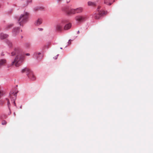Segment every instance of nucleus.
<instances>
[{"mask_svg": "<svg viewBox=\"0 0 153 153\" xmlns=\"http://www.w3.org/2000/svg\"><path fill=\"white\" fill-rule=\"evenodd\" d=\"M11 55L12 56L16 55L14 61L12 62V65H14L16 67H18L21 65L23 60V57L18 48H15L14 51L11 53Z\"/></svg>", "mask_w": 153, "mask_h": 153, "instance_id": "1", "label": "nucleus"}, {"mask_svg": "<svg viewBox=\"0 0 153 153\" xmlns=\"http://www.w3.org/2000/svg\"><path fill=\"white\" fill-rule=\"evenodd\" d=\"M29 16V13L27 12L20 15L18 20L19 23L20 25H23L24 24L28 21Z\"/></svg>", "mask_w": 153, "mask_h": 153, "instance_id": "2", "label": "nucleus"}, {"mask_svg": "<svg viewBox=\"0 0 153 153\" xmlns=\"http://www.w3.org/2000/svg\"><path fill=\"white\" fill-rule=\"evenodd\" d=\"M22 73H26L28 77L31 80H34L35 79V77L33 75V73L28 68H25L22 69Z\"/></svg>", "mask_w": 153, "mask_h": 153, "instance_id": "3", "label": "nucleus"}, {"mask_svg": "<svg viewBox=\"0 0 153 153\" xmlns=\"http://www.w3.org/2000/svg\"><path fill=\"white\" fill-rule=\"evenodd\" d=\"M97 11L96 13H94L93 15V16L95 19H99L101 16L106 15L107 13V12L103 10L99 11L98 10Z\"/></svg>", "mask_w": 153, "mask_h": 153, "instance_id": "4", "label": "nucleus"}, {"mask_svg": "<svg viewBox=\"0 0 153 153\" xmlns=\"http://www.w3.org/2000/svg\"><path fill=\"white\" fill-rule=\"evenodd\" d=\"M65 24V21H63L61 23L58 24L56 26V30L58 31H62L63 30V27Z\"/></svg>", "mask_w": 153, "mask_h": 153, "instance_id": "5", "label": "nucleus"}, {"mask_svg": "<svg viewBox=\"0 0 153 153\" xmlns=\"http://www.w3.org/2000/svg\"><path fill=\"white\" fill-rule=\"evenodd\" d=\"M86 18V17L84 16L79 15L76 17L75 18L76 21L79 22H81L85 20Z\"/></svg>", "mask_w": 153, "mask_h": 153, "instance_id": "6", "label": "nucleus"}, {"mask_svg": "<svg viewBox=\"0 0 153 153\" xmlns=\"http://www.w3.org/2000/svg\"><path fill=\"white\" fill-rule=\"evenodd\" d=\"M16 93H13L12 94H10V96L11 98H13V103L14 104L15 106H16V104L15 103V100L16 99Z\"/></svg>", "mask_w": 153, "mask_h": 153, "instance_id": "7", "label": "nucleus"}, {"mask_svg": "<svg viewBox=\"0 0 153 153\" xmlns=\"http://www.w3.org/2000/svg\"><path fill=\"white\" fill-rule=\"evenodd\" d=\"M64 26L63 30H67L71 28V25L70 23L66 24L65 22V24Z\"/></svg>", "mask_w": 153, "mask_h": 153, "instance_id": "8", "label": "nucleus"}, {"mask_svg": "<svg viewBox=\"0 0 153 153\" xmlns=\"http://www.w3.org/2000/svg\"><path fill=\"white\" fill-rule=\"evenodd\" d=\"M34 56L38 60L41 59L42 57V55L40 52H36L34 54Z\"/></svg>", "mask_w": 153, "mask_h": 153, "instance_id": "9", "label": "nucleus"}, {"mask_svg": "<svg viewBox=\"0 0 153 153\" xmlns=\"http://www.w3.org/2000/svg\"><path fill=\"white\" fill-rule=\"evenodd\" d=\"M20 32V29L18 27H15L14 28L13 33L14 35H16Z\"/></svg>", "mask_w": 153, "mask_h": 153, "instance_id": "10", "label": "nucleus"}, {"mask_svg": "<svg viewBox=\"0 0 153 153\" xmlns=\"http://www.w3.org/2000/svg\"><path fill=\"white\" fill-rule=\"evenodd\" d=\"M42 20L41 19H38L35 23V25L36 26H39L42 24Z\"/></svg>", "mask_w": 153, "mask_h": 153, "instance_id": "11", "label": "nucleus"}, {"mask_svg": "<svg viewBox=\"0 0 153 153\" xmlns=\"http://www.w3.org/2000/svg\"><path fill=\"white\" fill-rule=\"evenodd\" d=\"M6 62V60L5 59H0V67L4 65Z\"/></svg>", "mask_w": 153, "mask_h": 153, "instance_id": "12", "label": "nucleus"}, {"mask_svg": "<svg viewBox=\"0 0 153 153\" xmlns=\"http://www.w3.org/2000/svg\"><path fill=\"white\" fill-rule=\"evenodd\" d=\"M76 13V9H71V10L68 12V14H74Z\"/></svg>", "mask_w": 153, "mask_h": 153, "instance_id": "13", "label": "nucleus"}, {"mask_svg": "<svg viewBox=\"0 0 153 153\" xmlns=\"http://www.w3.org/2000/svg\"><path fill=\"white\" fill-rule=\"evenodd\" d=\"M8 36V35L6 34H4L3 33L0 34V38L1 39H3L6 38H7Z\"/></svg>", "mask_w": 153, "mask_h": 153, "instance_id": "14", "label": "nucleus"}, {"mask_svg": "<svg viewBox=\"0 0 153 153\" xmlns=\"http://www.w3.org/2000/svg\"><path fill=\"white\" fill-rule=\"evenodd\" d=\"M83 9L81 7H79L76 9V13L81 12L82 11Z\"/></svg>", "mask_w": 153, "mask_h": 153, "instance_id": "15", "label": "nucleus"}, {"mask_svg": "<svg viewBox=\"0 0 153 153\" xmlns=\"http://www.w3.org/2000/svg\"><path fill=\"white\" fill-rule=\"evenodd\" d=\"M110 0H104V3L107 5H110L111 3H110Z\"/></svg>", "mask_w": 153, "mask_h": 153, "instance_id": "16", "label": "nucleus"}, {"mask_svg": "<svg viewBox=\"0 0 153 153\" xmlns=\"http://www.w3.org/2000/svg\"><path fill=\"white\" fill-rule=\"evenodd\" d=\"M88 4L89 6H94L96 5V4L95 2H93L91 1H88Z\"/></svg>", "mask_w": 153, "mask_h": 153, "instance_id": "17", "label": "nucleus"}, {"mask_svg": "<svg viewBox=\"0 0 153 153\" xmlns=\"http://www.w3.org/2000/svg\"><path fill=\"white\" fill-rule=\"evenodd\" d=\"M30 44L29 43H26L25 44V46L27 48H29L30 47Z\"/></svg>", "mask_w": 153, "mask_h": 153, "instance_id": "18", "label": "nucleus"}, {"mask_svg": "<svg viewBox=\"0 0 153 153\" xmlns=\"http://www.w3.org/2000/svg\"><path fill=\"white\" fill-rule=\"evenodd\" d=\"M7 123V122L5 120H3L2 122V124L3 125H5Z\"/></svg>", "mask_w": 153, "mask_h": 153, "instance_id": "19", "label": "nucleus"}, {"mask_svg": "<svg viewBox=\"0 0 153 153\" xmlns=\"http://www.w3.org/2000/svg\"><path fill=\"white\" fill-rule=\"evenodd\" d=\"M7 105H8V107H9V105L10 104V101L8 99H7Z\"/></svg>", "mask_w": 153, "mask_h": 153, "instance_id": "20", "label": "nucleus"}, {"mask_svg": "<svg viewBox=\"0 0 153 153\" xmlns=\"http://www.w3.org/2000/svg\"><path fill=\"white\" fill-rule=\"evenodd\" d=\"M13 25L12 24H10L7 27L10 28V27H12Z\"/></svg>", "mask_w": 153, "mask_h": 153, "instance_id": "21", "label": "nucleus"}, {"mask_svg": "<svg viewBox=\"0 0 153 153\" xmlns=\"http://www.w3.org/2000/svg\"><path fill=\"white\" fill-rule=\"evenodd\" d=\"M38 29L40 31H42L43 30V29L42 28H38Z\"/></svg>", "mask_w": 153, "mask_h": 153, "instance_id": "22", "label": "nucleus"}, {"mask_svg": "<svg viewBox=\"0 0 153 153\" xmlns=\"http://www.w3.org/2000/svg\"><path fill=\"white\" fill-rule=\"evenodd\" d=\"M71 40H69V41L68 42V44H69V45L71 44Z\"/></svg>", "mask_w": 153, "mask_h": 153, "instance_id": "23", "label": "nucleus"}, {"mask_svg": "<svg viewBox=\"0 0 153 153\" xmlns=\"http://www.w3.org/2000/svg\"><path fill=\"white\" fill-rule=\"evenodd\" d=\"M26 55L27 56H29L30 55V54L28 53H26Z\"/></svg>", "mask_w": 153, "mask_h": 153, "instance_id": "24", "label": "nucleus"}, {"mask_svg": "<svg viewBox=\"0 0 153 153\" xmlns=\"http://www.w3.org/2000/svg\"><path fill=\"white\" fill-rule=\"evenodd\" d=\"M100 7L99 6V7H98L97 9H100Z\"/></svg>", "mask_w": 153, "mask_h": 153, "instance_id": "25", "label": "nucleus"}, {"mask_svg": "<svg viewBox=\"0 0 153 153\" xmlns=\"http://www.w3.org/2000/svg\"><path fill=\"white\" fill-rule=\"evenodd\" d=\"M77 33H79V31H78V32H77Z\"/></svg>", "mask_w": 153, "mask_h": 153, "instance_id": "26", "label": "nucleus"}, {"mask_svg": "<svg viewBox=\"0 0 153 153\" xmlns=\"http://www.w3.org/2000/svg\"><path fill=\"white\" fill-rule=\"evenodd\" d=\"M23 38V36H21V38Z\"/></svg>", "mask_w": 153, "mask_h": 153, "instance_id": "27", "label": "nucleus"}, {"mask_svg": "<svg viewBox=\"0 0 153 153\" xmlns=\"http://www.w3.org/2000/svg\"><path fill=\"white\" fill-rule=\"evenodd\" d=\"M14 114L15 115V113H14Z\"/></svg>", "mask_w": 153, "mask_h": 153, "instance_id": "28", "label": "nucleus"}, {"mask_svg": "<svg viewBox=\"0 0 153 153\" xmlns=\"http://www.w3.org/2000/svg\"><path fill=\"white\" fill-rule=\"evenodd\" d=\"M27 4H28L27 3L26 4V5H27Z\"/></svg>", "mask_w": 153, "mask_h": 153, "instance_id": "29", "label": "nucleus"}, {"mask_svg": "<svg viewBox=\"0 0 153 153\" xmlns=\"http://www.w3.org/2000/svg\"><path fill=\"white\" fill-rule=\"evenodd\" d=\"M60 49H62V48H60Z\"/></svg>", "mask_w": 153, "mask_h": 153, "instance_id": "30", "label": "nucleus"}]
</instances>
